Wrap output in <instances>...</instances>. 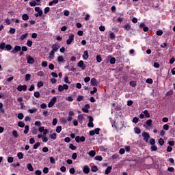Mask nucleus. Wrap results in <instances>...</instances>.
Segmentation results:
<instances>
[{"label":"nucleus","instance_id":"nucleus-48","mask_svg":"<svg viewBox=\"0 0 175 175\" xmlns=\"http://www.w3.org/2000/svg\"><path fill=\"white\" fill-rule=\"evenodd\" d=\"M49 12H50V8L49 7H46L44 9V13L45 14H47V13H49Z\"/></svg>","mask_w":175,"mask_h":175},{"label":"nucleus","instance_id":"nucleus-6","mask_svg":"<svg viewBox=\"0 0 175 175\" xmlns=\"http://www.w3.org/2000/svg\"><path fill=\"white\" fill-rule=\"evenodd\" d=\"M18 51H21V46L16 45L14 49L11 51L12 54H17Z\"/></svg>","mask_w":175,"mask_h":175},{"label":"nucleus","instance_id":"nucleus-30","mask_svg":"<svg viewBox=\"0 0 175 175\" xmlns=\"http://www.w3.org/2000/svg\"><path fill=\"white\" fill-rule=\"evenodd\" d=\"M98 170V166L94 165L91 167V171L93 172V173H96V171Z\"/></svg>","mask_w":175,"mask_h":175},{"label":"nucleus","instance_id":"nucleus-42","mask_svg":"<svg viewBox=\"0 0 175 175\" xmlns=\"http://www.w3.org/2000/svg\"><path fill=\"white\" fill-rule=\"evenodd\" d=\"M57 122H58V120H57V118H53L52 122V125H53V126H55Z\"/></svg>","mask_w":175,"mask_h":175},{"label":"nucleus","instance_id":"nucleus-62","mask_svg":"<svg viewBox=\"0 0 175 175\" xmlns=\"http://www.w3.org/2000/svg\"><path fill=\"white\" fill-rule=\"evenodd\" d=\"M41 66L43 68H46V66H47V62H46V61L42 62V64H41Z\"/></svg>","mask_w":175,"mask_h":175},{"label":"nucleus","instance_id":"nucleus-37","mask_svg":"<svg viewBox=\"0 0 175 175\" xmlns=\"http://www.w3.org/2000/svg\"><path fill=\"white\" fill-rule=\"evenodd\" d=\"M159 144H160V146H163V144H165V140H163V138H160L159 139Z\"/></svg>","mask_w":175,"mask_h":175},{"label":"nucleus","instance_id":"nucleus-4","mask_svg":"<svg viewBox=\"0 0 175 175\" xmlns=\"http://www.w3.org/2000/svg\"><path fill=\"white\" fill-rule=\"evenodd\" d=\"M142 137H144V142H146V143H148V139H150V137H151L150 136V134L146 132L142 133Z\"/></svg>","mask_w":175,"mask_h":175},{"label":"nucleus","instance_id":"nucleus-10","mask_svg":"<svg viewBox=\"0 0 175 175\" xmlns=\"http://www.w3.org/2000/svg\"><path fill=\"white\" fill-rule=\"evenodd\" d=\"M91 85H93V87H98V80H96L95 78H92Z\"/></svg>","mask_w":175,"mask_h":175},{"label":"nucleus","instance_id":"nucleus-59","mask_svg":"<svg viewBox=\"0 0 175 175\" xmlns=\"http://www.w3.org/2000/svg\"><path fill=\"white\" fill-rule=\"evenodd\" d=\"M43 173H44V174H47V173H49V167H44Z\"/></svg>","mask_w":175,"mask_h":175},{"label":"nucleus","instance_id":"nucleus-46","mask_svg":"<svg viewBox=\"0 0 175 175\" xmlns=\"http://www.w3.org/2000/svg\"><path fill=\"white\" fill-rule=\"evenodd\" d=\"M18 120H23V118H24V114H23V113H18Z\"/></svg>","mask_w":175,"mask_h":175},{"label":"nucleus","instance_id":"nucleus-31","mask_svg":"<svg viewBox=\"0 0 175 175\" xmlns=\"http://www.w3.org/2000/svg\"><path fill=\"white\" fill-rule=\"evenodd\" d=\"M96 61L98 64H100V62H102V57H100V55H96Z\"/></svg>","mask_w":175,"mask_h":175},{"label":"nucleus","instance_id":"nucleus-29","mask_svg":"<svg viewBox=\"0 0 175 175\" xmlns=\"http://www.w3.org/2000/svg\"><path fill=\"white\" fill-rule=\"evenodd\" d=\"M28 36V32L25 33V34H22L21 36V40H24Z\"/></svg>","mask_w":175,"mask_h":175},{"label":"nucleus","instance_id":"nucleus-39","mask_svg":"<svg viewBox=\"0 0 175 175\" xmlns=\"http://www.w3.org/2000/svg\"><path fill=\"white\" fill-rule=\"evenodd\" d=\"M98 91V89L96 87L93 88V90L90 91L91 95H94V94L96 93Z\"/></svg>","mask_w":175,"mask_h":175},{"label":"nucleus","instance_id":"nucleus-44","mask_svg":"<svg viewBox=\"0 0 175 175\" xmlns=\"http://www.w3.org/2000/svg\"><path fill=\"white\" fill-rule=\"evenodd\" d=\"M12 135L14 137H18V133H17V131L16 130L13 131Z\"/></svg>","mask_w":175,"mask_h":175},{"label":"nucleus","instance_id":"nucleus-25","mask_svg":"<svg viewBox=\"0 0 175 175\" xmlns=\"http://www.w3.org/2000/svg\"><path fill=\"white\" fill-rule=\"evenodd\" d=\"M109 38L111 40H114V39H116V34L113 33V32H111L109 33Z\"/></svg>","mask_w":175,"mask_h":175},{"label":"nucleus","instance_id":"nucleus-26","mask_svg":"<svg viewBox=\"0 0 175 175\" xmlns=\"http://www.w3.org/2000/svg\"><path fill=\"white\" fill-rule=\"evenodd\" d=\"M28 111H29V113H30V114H33V113H35L36 111H38V109L34 107L33 109H29Z\"/></svg>","mask_w":175,"mask_h":175},{"label":"nucleus","instance_id":"nucleus-38","mask_svg":"<svg viewBox=\"0 0 175 175\" xmlns=\"http://www.w3.org/2000/svg\"><path fill=\"white\" fill-rule=\"evenodd\" d=\"M146 83H147L148 84H152V83H154V81H152V79L148 78L146 81Z\"/></svg>","mask_w":175,"mask_h":175},{"label":"nucleus","instance_id":"nucleus-11","mask_svg":"<svg viewBox=\"0 0 175 175\" xmlns=\"http://www.w3.org/2000/svg\"><path fill=\"white\" fill-rule=\"evenodd\" d=\"M83 172L85 174H88V173H90V167L88 165H85L83 167Z\"/></svg>","mask_w":175,"mask_h":175},{"label":"nucleus","instance_id":"nucleus-54","mask_svg":"<svg viewBox=\"0 0 175 175\" xmlns=\"http://www.w3.org/2000/svg\"><path fill=\"white\" fill-rule=\"evenodd\" d=\"M58 91L59 92H62V91H64V86L62 85H59V86H58Z\"/></svg>","mask_w":175,"mask_h":175},{"label":"nucleus","instance_id":"nucleus-52","mask_svg":"<svg viewBox=\"0 0 175 175\" xmlns=\"http://www.w3.org/2000/svg\"><path fill=\"white\" fill-rule=\"evenodd\" d=\"M10 33H11L12 35H14V33H16V29L11 27L10 29Z\"/></svg>","mask_w":175,"mask_h":175},{"label":"nucleus","instance_id":"nucleus-49","mask_svg":"<svg viewBox=\"0 0 175 175\" xmlns=\"http://www.w3.org/2000/svg\"><path fill=\"white\" fill-rule=\"evenodd\" d=\"M94 131V134L95 135H99V133H100L99 132L100 131V129L96 128Z\"/></svg>","mask_w":175,"mask_h":175},{"label":"nucleus","instance_id":"nucleus-20","mask_svg":"<svg viewBox=\"0 0 175 175\" xmlns=\"http://www.w3.org/2000/svg\"><path fill=\"white\" fill-rule=\"evenodd\" d=\"M131 87H136L137 85V81H131L129 83Z\"/></svg>","mask_w":175,"mask_h":175},{"label":"nucleus","instance_id":"nucleus-8","mask_svg":"<svg viewBox=\"0 0 175 175\" xmlns=\"http://www.w3.org/2000/svg\"><path fill=\"white\" fill-rule=\"evenodd\" d=\"M75 142L77 143H80V142H81L83 143V142H85V137H84V136H81V137L77 136L75 137Z\"/></svg>","mask_w":175,"mask_h":175},{"label":"nucleus","instance_id":"nucleus-3","mask_svg":"<svg viewBox=\"0 0 175 175\" xmlns=\"http://www.w3.org/2000/svg\"><path fill=\"white\" fill-rule=\"evenodd\" d=\"M57 103V97L53 96L48 104V107H53Z\"/></svg>","mask_w":175,"mask_h":175},{"label":"nucleus","instance_id":"nucleus-43","mask_svg":"<svg viewBox=\"0 0 175 175\" xmlns=\"http://www.w3.org/2000/svg\"><path fill=\"white\" fill-rule=\"evenodd\" d=\"M83 99H84V96H78V97L77 98V102H81Z\"/></svg>","mask_w":175,"mask_h":175},{"label":"nucleus","instance_id":"nucleus-13","mask_svg":"<svg viewBox=\"0 0 175 175\" xmlns=\"http://www.w3.org/2000/svg\"><path fill=\"white\" fill-rule=\"evenodd\" d=\"M90 57L88 55V51H85L83 54V59L87 60V59Z\"/></svg>","mask_w":175,"mask_h":175},{"label":"nucleus","instance_id":"nucleus-14","mask_svg":"<svg viewBox=\"0 0 175 175\" xmlns=\"http://www.w3.org/2000/svg\"><path fill=\"white\" fill-rule=\"evenodd\" d=\"M57 62H62V64H64V62H65V59H64V56L59 55L57 57Z\"/></svg>","mask_w":175,"mask_h":175},{"label":"nucleus","instance_id":"nucleus-24","mask_svg":"<svg viewBox=\"0 0 175 175\" xmlns=\"http://www.w3.org/2000/svg\"><path fill=\"white\" fill-rule=\"evenodd\" d=\"M31 132L33 135H36L38 133V129L33 127L31 129Z\"/></svg>","mask_w":175,"mask_h":175},{"label":"nucleus","instance_id":"nucleus-19","mask_svg":"<svg viewBox=\"0 0 175 175\" xmlns=\"http://www.w3.org/2000/svg\"><path fill=\"white\" fill-rule=\"evenodd\" d=\"M116 50H120V49H124V44H122V43H118L116 46Z\"/></svg>","mask_w":175,"mask_h":175},{"label":"nucleus","instance_id":"nucleus-45","mask_svg":"<svg viewBox=\"0 0 175 175\" xmlns=\"http://www.w3.org/2000/svg\"><path fill=\"white\" fill-rule=\"evenodd\" d=\"M133 122L134 124H137V122H139V118L137 117H134L133 119Z\"/></svg>","mask_w":175,"mask_h":175},{"label":"nucleus","instance_id":"nucleus-21","mask_svg":"<svg viewBox=\"0 0 175 175\" xmlns=\"http://www.w3.org/2000/svg\"><path fill=\"white\" fill-rule=\"evenodd\" d=\"M30 6L33 7L39 5V3H36V1L33 0L32 1H30L29 3Z\"/></svg>","mask_w":175,"mask_h":175},{"label":"nucleus","instance_id":"nucleus-35","mask_svg":"<svg viewBox=\"0 0 175 175\" xmlns=\"http://www.w3.org/2000/svg\"><path fill=\"white\" fill-rule=\"evenodd\" d=\"M61 131H62V126H57L56 127V132H57V133H61Z\"/></svg>","mask_w":175,"mask_h":175},{"label":"nucleus","instance_id":"nucleus-9","mask_svg":"<svg viewBox=\"0 0 175 175\" xmlns=\"http://www.w3.org/2000/svg\"><path fill=\"white\" fill-rule=\"evenodd\" d=\"M27 90V85H19L18 87H17V90L18 91H25Z\"/></svg>","mask_w":175,"mask_h":175},{"label":"nucleus","instance_id":"nucleus-58","mask_svg":"<svg viewBox=\"0 0 175 175\" xmlns=\"http://www.w3.org/2000/svg\"><path fill=\"white\" fill-rule=\"evenodd\" d=\"M38 88H40L41 87H43V82L42 81H39L37 84Z\"/></svg>","mask_w":175,"mask_h":175},{"label":"nucleus","instance_id":"nucleus-36","mask_svg":"<svg viewBox=\"0 0 175 175\" xmlns=\"http://www.w3.org/2000/svg\"><path fill=\"white\" fill-rule=\"evenodd\" d=\"M31 80V74H26L25 81H29Z\"/></svg>","mask_w":175,"mask_h":175},{"label":"nucleus","instance_id":"nucleus-51","mask_svg":"<svg viewBox=\"0 0 175 175\" xmlns=\"http://www.w3.org/2000/svg\"><path fill=\"white\" fill-rule=\"evenodd\" d=\"M39 146H40V142H37L33 145V149L36 150L38 149V147H39Z\"/></svg>","mask_w":175,"mask_h":175},{"label":"nucleus","instance_id":"nucleus-53","mask_svg":"<svg viewBox=\"0 0 175 175\" xmlns=\"http://www.w3.org/2000/svg\"><path fill=\"white\" fill-rule=\"evenodd\" d=\"M78 120H79V121H83L84 120V116L81 114H79L78 116Z\"/></svg>","mask_w":175,"mask_h":175},{"label":"nucleus","instance_id":"nucleus-60","mask_svg":"<svg viewBox=\"0 0 175 175\" xmlns=\"http://www.w3.org/2000/svg\"><path fill=\"white\" fill-rule=\"evenodd\" d=\"M34 96L36 98H40V93H39V92H34Z\"/></svg>","mask_w":175,"mask_h":175},{"label":"nucleus","instance_id":"nucleus-63","mask_svg":"<svg viewBox=\"0 0 175 175\" xmlns=\"http://www.w3.org/2000/svg\"><path fill=\"white\" fill-rule=\"evenodd\" d=\"M150 143L152 146H154L155 144V139L154 138H151L150 140Z\"/></svg>","mask_w":175,"mask_h":175},{"label":"nucleus","instance_id":"nucleus-32","mask_svg":"<svg viewBox=\"0 0 175 175\" xmlns=\"http://www.w3.org/2000/svg\"><path fill=\"white\" fill-rule=\"evenodd\" d=\"M146 124L148 125V126H152V120L148 119L146 121Z\"/></svg>","mask_w":175,"mask_h":175},{"label":"nucleus","instance_id":"nucleus-7","mask_svg":"<svg viewBox=\"0 0 175 175\" xmlns=\"http://www.w3.org/2000/svg\"><path fill=\"white\" fill-rule=\"evenodd\" d=\"M27 64H29L30 65H33V64H35V59L31 55L27 56Z\"/></svg>","mask_w":175,"mask_h":175},{"label":"nucleus","instance_id":"nucleus-55","mask_svg":"<svg viewBox=\"0 0 175 175\" xmlns=\"http://www.w3.org/2000/svg\"><path fill=\"white\" fill-rule=\"evenodd\" d=\"M106 29V28L105 27V26L103 25H100L99 27V30L101 31V32H105V30Z\"/></svg>","mask_w":175,"mask_h":175},{"label":"nucleus","instance_id":"nucleus-40","mask_svg":"<svg viewBox=\"0 0 175 175\" xmlns=\"http://www.w3.org/2000/svg\"><path fill=\"white\" fill-rule=\"evenodd\" d=\"M156 35H157V36H162V35H163V31H162V30H158L156 32Z\"/></svg>","mask_w":175,"mask_h":175},{"label":"nucleus","instance_id":"nucleus-23","mask_svg":"<svg viewBox=\"0 0 175 175\" xmlns=\"http://www.w3.org/2000/svg\"><path fill=\"white\" fill-rule=\"evenodd\" d=\"M142 113H144L145 117H146V118H150V113H148V111L147 109L144 110Z\"/></svg>","mask_w":175,"mask_h":175},{"label":"nucleus","instance_id":"nucleus-18","mask_svg":"<svg viewBox=\"0 0 175 175\" xmlns=\"http://www.w3.org/2000/svg\"><path fill=\"white\" fill-rule=\"evenodd\" d=\"M22 19L24 20V21H27L29 20V16H28L27 14H24L22 15Z\"/></svg>","mask_w":175,"mask_h":175},{"label":"nucleus","instance_id":"nucleus-27","mask_svg":"<svg viewBox=\"0 0 175 175\" xmlns=\"http://www.w3.org/2000/svg\"><path fill=\"white\" fill-rule=\"evenodd\" d=\"M27 169H28V170H29V172H33V167H32V164L28 163Z\"/></svg>","mask_w":175,"mask_h":175},{"label":"nucleus","instance_id":"nucleus-28","mask_svg":"<svg viewBox=\"0 0 175 175\" xmlns=\"http://www.w3.org/2000/svg\"><path fill=\"white\" fill-rule=\"evenodd\" d=\"M18 126H19V128H24L25 126V123L21 121L18 122Z\"/></svg>","mask_w":175,"mask_h":175},{"label":"nucleus","instance_id":"nucleus-1","mask_svg":"<svg viewBox=\"0 0 175 175\" xmlns=\"http://www.w3.org/2000/svg\"><path fill=\"white\" fill-rule=\"evenodd\" d=\"M13 49L11 44H6L5 42L0 43V50H5V51H10Z\"/></svg>","mask_w":175,"mask_h":175},{"label":"nucleus","instance_id":"nucleus-41","mask_svg":"<svg viewBox=\"0 0 175 175\" xmlns=\"http://www.w3.org/2000/svg\"><path fill=\"white\" fill-rule=\"evenodd\" d=\"M131 28V26L129 24H126L124 25V29H126V31H129Z\"/></svg>","mask_w":175,"mask_h":175},{"label":"nucleus","instance_id":"nucleus-15","mask_svg":"<svg viewBox=\"0 0 175 175\" xmlns=\"http://www.w3.org/2000/svg\"><path fill=\"white\" fill-rule=\"evenodd\" d=\"M55 55V52H54L53 51H51L50 53H49V59H54V57Z\"/></svg>","mask_w":175,"mask_h":175},{"label":"nucleus","instance_id":"nucleus-22","mask_svg":"<svg viewBox=\"0 0 175 175\" xmlns=\"http://www.w3.org/2000/svg\"><path fill=\"white\" fill-rule=\"evenodd\" d=\"M59 1L58 0H53L52 1H50L49 3V6H53V5H57Z\"/></svg>","mask_w":175,"mask_h":175},{"label":"nucleus","instance_id":"nucleus-33","mask_svg":"<svg viewBox=\"0 0 175 175\" xmlns=\"http://www.w3.org/2000/svg\"><path fill=\"white\" fill-rule=\"evenodd\" d=\"M29 131V126L26 125L25 126V130H24L25 135H27Z\"/></svg>","mask_w":175,"mask_h":175},{"label":"nucleus","instance_id":"nucleus-57","mask_svg":"<svg viewBox=\"0 0 175 175\" xmlns=\"http://www.w3.org/2000/svg\"><path fill=\"white\" fill-rule=\"evenodd\" d=\"M64 16H69V14H70V12H69V10H65L64 11Z\"/></svg>","mask_w":175,"mask_h":175},{"label":"nucleus","instance_id":"nucleus-64","mask_svg":"<svg viewBox=\"0 0 175 175\" xmlns=\"http://www.w3.org/2000/svg\"><path fill=\"white\" fill-rule=\"evenodd\" d=\"M35 174L36 175H42V171L40 170H37L36 172H35Z\"/></svg>","mask_w":175,"mask_h":175},{"label":"nucleus","instance_id":"nucleus-5","mask_svg":"<svg viewBox=\"0 0 175 175\" xmlns=\"http://www.w3.org/2000/svg\"><path fill=\"white\" fill-rule=\"evenodd\" d=\"M75 40V34H70L68 39L66 40V44H72V42Z\"/></svg>","mask_w":175,"mask_h":175},{"label":"nucleus","instance_id":"nucleus-34","mask_svg":"<svg viewBox=\"0 0 175 175\" xmlns=\"http://www.w3.org/2000/svg\"><path fill=\"white\" fill-rule=\"evenodd\" d=\"M111 57V59H110V64L111 65H114V64H116V57Z\"/></svg>","mask_w":175,"mask_h":175},{"label":"nucleus","instance_id":"nucleus-50","mask_svg":"<svg viewBox=\"0 0 175 175\" xmlns=\"http://www.w3.org/2000/svg\"><path fill=\"white\" fill-rule=\"evenodd\" d=\"M13 161H14V159L13 157H8V163H13Z\"/></svg>","mask_w":175,"mask_h":175},{"label":"nucleus","instance_id":"nucleus-47","mask_svg":"<svg viewBox=\"0 0 175 175\" xmlns=\"http://www.w3.org/2000/svg\"><path fill=\"white\" fill-rule=\"evenodd\" d=\"M32 40H28L27 42V45L28 46V47H32Z\"/></svg>","mask_w":175,"mask_h":175},{"label":"nucleus","instance_id":"nucleus-56","mask_svg":"<svg viewBox=\"0 0 175 175\" xmlns=\"http://www.w3.org/2000/svg\"><path fill=\"white\" fill-rule=\"evenodd\" d=\"M69 148H70V150H76L77 147L75 145H73L72 144H70L69 146Z\"/></svg>","mask_w":175,"mask_h":175},{"label":"nucleus","instance_id":"nucleus-12","mask_svg":"<svg viewBox=\"0 0 175 175\" xmlns=\"http://www.w3.org/2000/svg\"><path fill=\"white\" fill-rule=\"evenodd\" d=\"M58 49H59V46L57 44L52 45V51H54V53H57L58 51Z\"/></svg>","mask_w":175,"mask_h":175},{"label":"nucleus","instance_id":"nucleus-17","mask_svg":"<svg viewBox=\"0 0 175 175\" xmlns=\"http://www.w3.org/2000/svg\"><path fill=\"white\" fill-rule=\"evenodd\" d=\"M134 132L137 135H140V133H142V130H140V129L139 127H135L134 128Z\"/></svg>","mask_w":175,"mask_h":175},{"label":"nucleus","instance_id":"nucleus-61","mask_svg":"<svg viewBox=\"0 0 175 175\" xmlns=\"http://www.w3.org/2000/svg\"><path fill=\"white\" fill-rule=\"evenodd\" d=\"M95 159L96 161H99L100 162L103 160V158L101 157V156H96Z\"/></svg>","mask_w":175,"mask_h":175},{"label":"nucleus","instance_id":"nucleus-2","mask_svg":"<svg viewBox=\"0 0 175 175\" xmlns=\"http://www.w3.org/2000/svg\"><path fill=\"white\" fill-rule=\"evenodd\" d=\"M77 66L81 69V70H85L87 66L84 64L83 60H81L78 62Z\"/></svg>","mask_w":175,"mask_h":175},{"label":"nucleus","instance_id":"nucleus-16","mask_svg":"<svg viewBox=\"0 0 175 175\" xmlns=\"http://www.w3.org/2000/svg\"><path fill=\"white\" fill-rule=\"evenodd\" d=\"M111 166L107 167V168L105 170V174H110L111 173Z\"/></svg>","mask_w":175,"mask_h":175}]
</instances>
